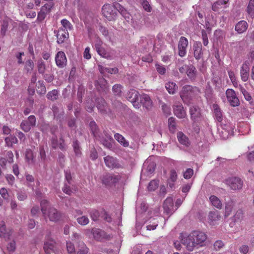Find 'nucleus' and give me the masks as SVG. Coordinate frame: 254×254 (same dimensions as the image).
Returning a JSON list of instances; mask_svg holds the SVG:
<instances>
[{
    "mask_svg": "<svg viewBox=\"0 0 254 254\" xmlns=\"http://www.w3.org/2000/svg\"><path fill=\"white\" fill-rule=\"evenodd\" d=\"M191 119L194 122H199L202 120L200 109L197 106H192L190 108Z\"/></svg>",
    "mask_w": 254,
    "mask_h": 254,
    "instance_id": "obj_7",
    "label": "nucleus"
},
{
    "mask_svg": "<svg viewBox=\"0 0 254 254\" xmlns=\"http://www.w3.org/2000/svg\"><path fill=\"white\" fill-rule=\"evenodd\" d=\"M234 204V202L233 200L232 199H231L230 201H228V202H227L226 203L225 208L226 216H228L230 214V213L232 210V208H233Z\"/></svg>",
    "mask_w": 254,
    "mask_h": 254,
    "instance_id": "obj_37",
    "label": "nucleus"
},
{
    "mask_svg": "<svg viewBox=\"0 0 254 254\" xmlns=\"http://www.w3.org/2000/svg\"><path fill=\"white\" fill-rule=\"evenodd\" d=\"M142 5L144 9L147 12H150L151 10V7L149 4V2L146 0H143L141 2Z\"/></svg>",
    "mask_w": 254,
    "mask_h": 254,
    "instance_id": "obj_62",
    "label": "nucleus"
},
{
    "mask_svg": "<svg viewBox=\"0 0 254 254\" xmlns=\"http://www.w3.org/2000/svg\"><path fill=\"white\" fill-rule=\"evenodd\" d=\"M186 73L188 76L191 80L193 81L195 79L197 70L193 65H190V66H188Z\"/></svg>",
    "mask_w": 254,
    "mask_h": 254,
    "instance_id": "obj_21",
    "label": "nucleus"
},
{
    "mask_svg": "<svg viewBox=\"0 0 254 254\" xmlns=\"http://www.w3.org/2000/svg\"><path fill=\"white\" fill-rule=\"evenodd\" d=\"M221 216L217 210L210 211L208 214V219L210 223L214 224V223L220 220Z\"/></svg>",
    "mask_w": 254,
    "mask_h": 254,
    "instance_id": "obj_22",
    "label": "nucleus"
},
{
    "mask_svg": "<svg viewBox=\"0 0 254 254\" xmlns=\"http://www.w3.org/2000/svg\"><path fill=\"white\" fill-rule=\"evenodd\" d=\"M164 212L169 216L171 215L175 211L173 206V199L171 197H168L164 201L163 204Z\"/></svg>",
    "mask_w": 254,
    "mask_h": 254,
    "instance_id": "obj_10",
    "label": "nucleus"
},
{
    "mask_svg": "<svg viewBox=\"0 0 254 254\" xmlns=\"http://www.w3.org/2000/svg\"><path fill=\"white\" fill-rule=\"evenodd\" d=\"M224 246V243L221 240L216 241L213 244L214 250L218 251Z\"/></svg>",
    "mask_w": 254,
    "mask_h": 254,
    "instance_id": "obj_53",
    "label": "nucleus"
},
{
    "mask_svg": "<svg viewBox=\"0 0 254 254\" xmlns=\"http://www.w3.org/2000/svg\"><path fill=\"white\" fill-rule=\"evenodd\" d=\"M158 182L155 180H152L149 183L148 186V189L149 190L153 191L158 188Z\"/></svg>",
    "mask_w": 254,
    "mask_h": 254,
    "instance_id": "obj_55",
    "label": "nucleus"
},
{
    "mask_svg": "<svg viewBox=\"0 0 254 254\" xmlns=\"http://www.w3.org/2000/svg\"><path fill=\"white\" fill-rule=\"evenodd\" d=\"M214 116L215 119L219 122H221L223 120L222 114L221 111L217 104L213 105Z\"/></svg>",
    "mask_w": 254,
    "mask_h": 254,
    "instance_id": "obj_24",
    "label": "nucleus"
},
{
    "mask_svg": "<svg viewBox=\"0 0 254 254\" xmlns=\"http://www.w3.org/2000/svg\"><path fill=\"white\" fill-rule=\"evenodd\" d=\"M177 179V175L175 170H171L170 171V176L168 180L171 181L173 183L176 182Z\"/></svg>",
    "mask_w": 254,
    "mask_h": 254,
    "instance_id": "obj_61",
    "label": "nucleus"
},
{
    "mask_svg": "<svg viewBox=\"0 0 254 254\" xmlns=\"http://www.w3.org/2000/svg\"><path fill=\"white\" fill-rule=\"evenodd\" d=\"M174 114L179 118L183 119L186 117V113L182 104L175 105L174 106Z\"/></svg>",
    "mask_w": 254,
    "mask_h": 254,
    "instance_id": "obj_18",
    "label": "nucleus"
},
{
    "mask_svg": "<svg viewBox=\"0 0 254 254\" xmlns=\"http://www.w3.org/2000/svg\"><path fill=\"white\" fill-rule=\"evenodd\" d=\"M111 181V176L108 174L103 176L102 181V183L107 187H110V182Z\"/></svg>",
    "mask_w": 254,
    "mask_h": 254,
    "instance_id": "obj_49",
    "label": "nucleus"
},
{
    "mask_svg": "<svg viewBox=\"0 0 254 254\" xmlns=\"http://www.w3.org/2000/svg\"><path fill=\"white\" fill-rule=\"evenodd\" d=\"M14 22L8 17H4L1 21L0 35L3 37L5 35L9 24H13Z\"/></svg>",
    "mask_w": 254,
    "mask_h": 254,
    "instance_id": "obj_16",
    "label": "nucleus"
},
{
    "mask_svg": "<svg viewBox=\"0 0 254 254\" xmlns=\"http://www.w3.org/2000/svg\"><path fill=\"white\" fill-rule=\"evenodd\" d=\"M89 249L83 243L81 242L79 245V250L77 252V254H87Z\"/></svg>",
    "mask_w": 254,
    "mask_h": 254,
    "instance_id": "obj_43",
    "label": "nucleus"
},
{
    "mask_svg": "<svg viewBox=\"0 0 254 254\" xmlns=\"http://www.w3.org/2000/svg\"><path fill=\"white\" fill-rule=\"evenodd\" d=\"M193 56L196 60H199L203 57L202 44L200 42L196 41L193 45Z\"/></svg>",
    "mask_w": 254,
    "mask_h": 254,
    "instance_id": "obj_14",
    "label": "nucleus"
},
{
    "mask_svg": "<svg viewBox=\"0 0 254 254\" xmlns=\"http://www.w3.org/2000/svg\"><path fill=\"white\" fill-rule=\"evenodd\" d=\"M36 119L34 116L31 115L27 118V120H23L20 124V128L24 132L29 131L32 127L36 126Z\"/></svg>",
    "mask_w": 254,
    "mask_h": 254,
    "instance_id": "obj_5",
    "label": "nucleus"
},
{
    "mask_svg": "<svg viewBox=\"0 0 254 254\" xmlns=\"http://www.w3.org/2000/svg\"><path fill=\"white\" fill-rule=\"evenodd\" d=\"M193 174V171L192 169H188L184 173V177L186 179H189L191 178Z\"/></svg>",
    "mask_w": 254,
    "mask_h": 254,
    "instance_id": "obj_64",
    "label": "nucleus"
},
{
    "mask_svg": "<svg viewBox=\"0 0 254 254\" xmlns=\"http://www.w3.org/2000/svg\"><path fill=\"white\" fill-rule=\"evenodd\" d=\"M89 126L93 134L97 137L98 135V132L96 124L95 122L92 121L90 123Z\"/></svg>",
    "mask_w": 254,
    "mask_h": 254,
    "instance_id": "obj_51",
    "label": "nucleus"
},
{
    "mask_svg": "<svg viewBox=\"0 0 254 254\" xmlns=\"http://www.w3.org/2000/svg\"><path fill=\"white\" fill-rule=\"evenodd\" d=\"M95 48L97 52L101 56L104 58L108 57V55L103 48L100 47L98 45H96Z\"/></svg>",
    "mask_w": 254,
    "mask_h": 254,
    "instance_id": "obj_52",
    "label": "nucleus"
},
{
    "mask_svg": "<svg viewBox=\"0 0 254 254\" xmlns=\"http://www.w3.org/2000/svg\"><path fill=\"white\" fill-rule=\"evenodd\" d=\"M53 5V4L51 3H46L43 6L38 13L37 20L40 22L42 21L45 18L47 14L51 11Z\"/></svg>",
    "mask_w": 254,
    "mask_h": 254,
    "instance_id": "obj_12",
    "label": "nucleus"
},
{
    "mask_svg": "<svg viewBox=\"0 0 254 254\" xmlns=\"http://www.w3.org/2000/svg\"><path fill=\"white\" fill-rule=\"evenodd\" d=\"M140 103L147 110L151 109L152 106V102L150 97L145 94L140 97Z\"/></svg>",
    "mask_w": 254,
    "mask_h": 254,
    "instance_id": "obj_19",
    "label": "nucleus"
},
{
    "mask_svg": "<svg viewBox=\"0 0 254 254\" xmlns=\"http://www.w3.org/2000/svg\"><path fill=\"white\" fill-rule=\"evenodd\" d=\"M241 92L243 94L245 99L248 101H250V103L252 105H254L253 101H251L252 98L250 93L243 87H241L240 88Z\"/></svg>",
    "mask_w": 254,
    "mask_h": 254,
    "instance_id": "obj_41",
    "label": "nucleus"
},
{
    "mask_svg": "<svg viewBox=\"0 0 254 254\" xmlns=\"http://www.w3.org/2000/svg\"><path fill=\"white\" fill-rule=\"evenodd\" d=\"M165 88L169 94H174L178 89V86L173 82H168L165 84Z\"/></svg>",
    "mask_w": 254,
    "mask_h": 254,
    "instance_id": "obj_27",
    "label": "nucleus"
},
{
    "mask_svg": "<svg viewBox=\"0 0 254 254\" xmlns=\"http://www.w3.org/2000/svg\"><path fill=\"white\" fill-rule=\"evenodd\" d=\"M62 190L65 193L70 195L75 191V190L74 189L73 183L68 184L64 182V187L62 188Z\"/></svg>",
    "mask_w": 254,
    "mask_h": 254,
    "instance_id": "obj_23",
    "label": "nucleus"
},
{
    "mask_svg": "<svg viewBox=\"0 0 254 254\" xmlns=\"http://www.w3.org/2000/svg\"><path fill=\"white\" fill-rule=\"evenodd\" d=\"M244 217V212L242 209H238L235 215L233 216L232 219L234 222H238L241 221Z\"/></svg>",
    "mask_w": 254,
    "mask_h": 254,
    "instance_id": "obj_35",
    "label": "nucleus"
},
{
    "mask_svg": "<svg viewBox=\"0 0 254 254\" xmlns=\"http://www.w3.org/2000/svg\"><path fill=\"white\" fill-rule=\"evenodd\" d=\"M248 27L247 22L245 20H241L236 24L235 29L238 33L242 34L246 31Z\"/></svg>",
    "mask_w": 254,
    "mask_h": 254,
    "instance_id": "obj_20",
    "label": "nucleus"
},
{
    "mask_svg": "<svg viewBox=\"0 0 254 254\" xmlns=\"http://www.w3.org/2000/svg\"><path fill=\"white\" fill-rule=\"evenodd\" d=\"M65 173V182L68 183V184L73 183L72 177L71 175L70 172L69 170H66L64 171Z\"/></svg>",
    "mask_w": 254,
    "mask_h": 254,
    "instance_id": "obj_57",
    "label": "nucleus"
},
{
    "mask_svg": "<svg viewBox=\"0 0 254 254\" xmlns=\"http://www.w3.org/2000/svg\"><path fill=\"white\" fill-rule=\"evenodd\" d=\"M97 107L101 113L106 112L107 109V104L105 100L103 98H99L97 100Z\"/></svg>",
    "mask_w": 254,
    "mask_h": 254,
    "instance_id": "obj_28",
    "label": "nucleus"
},
{
    "mask_svg": "<svg viewBox=\"0 0 254 254\" xmlns=\"http://www.w3.org/2000/svg\"><path fill=\"white\" fill-rule=\"evenodd\" d=\"M228 184L233 190H240L242 188L243 182L237 177H233L227 180Z\"/></svg>",
    "mask_w": 254,
    "mask_h": 254,
    "instance_id": "obj_13",
    "label": "nucleus"
},
{
    "mask_svg": "<svg viewBox=\"0 0 254 254\" xmlns=\"http://www.w3.org/2000/svg\"><path fill=\"white\" fill-rule=\"evenodd\" d=\"M12 233L11 230L7 229L4 221L0 223V237L5 239H9Z\"/></svg>",
    "mask_w": 254,
    "mask_h": 254,
    "instance_id": "obj_17",
    "label": "nucleus"
},
{
    "mask_svg": "<svg viewBox=\"0 0 254 254\" xmlns=\"http://www.w3.org/2000/svg\"><path fill=\"white\" fill-rule=\"evenodd\" d=\"M0 194L3 197V199L8 200L9 197V194L7 190L2 188L0 190Z\"/></svg>",
    "mask_w": 254,
    "mask_h": 254,
    "instance_id": "obj_60",
    "label": "nucleus"
},
{
    "mask_svg": "<svg viewBox=\"0 0 254 254\" xmlns=\"http://www.w3.org/2000/svg\"><path fill=\"white\" fill-rule=\"evenodd\" d=\"M250 67L249 63L245 62L242 65L241 68L240 74L242 80L246 82L249 77Z\"/></svg>",
    "mask_w": 254,
    "mask_h": 254,
    "instance_id": "obj_15",
    "label": "nucleus"
},
{
    "mask_svg": "<svg viewBox=\"0 0 254 254\" xmlns=\"http://www.w3.org/2000/svg\"><path fill=\"white\" fill-rule=\"evenodd\" d=\"M188 44V40L186 37L183 36L180 37L178 43V55L181 57L186 56Z\"/></svg>",
    "mask_w": 254,
    "mask_h": 254,
    "instance_id": "obj_6",
    "label": "nucleus"
},
{
    "mask_svg": "<svg viewBox=\"0 0 254 254\" xmlns=\"http://www.w3.org/2000/svg\"><path fill=\"white\" fill-rule=\"evenodd\" d=\"M209 199L213 206L219 209L222 208V204L218 197L215 195H211Z\"/></svg>",
    "mask_w": 254,
    "mask_h": 254,
    "instance_id": "obj_30",
    "label": "nucleus"
},
{
    "mask_svg": "<svg viewBox=\"0 0 254 254\" xmlns=\"http://www.w3.org/2000/svg\"><path fill=\"white\" fill-rule=\"evenodd\" d=\"M66 249L69 254H75L74 246L71 242L66 243Z\"/></svg>",
    "mask_w": 254,
    "mask_h": 254,
    "instance_id": "obj_56",
    "label": "nucleus"
},
{
    "mask_svg": "<svg viewBox=\"0 0 254 254\" xmlns=\"http://www.w3.org/2000/svg\"><path fill=\"white\" fill-rule=\"evenodd\" d=\"M54 33L56 34L57 42L59 44L64 43L69 37L67 30L63 28H59L58 31L55 30Z\"/></svg>",
    "mask_w": 254,
    "mask_h": 254,
    "instance_id": "obj_8",
    "label": "nucleus"
},
{
    "mask_svg": "<svg viewBox=\"0 0 254 254\" xmlns=\"http://www.w3.org/2000/svg\"><path fill=\"white\" fill-rule=\"evenodd\" d=\"M177 138L179 142L185 146H188L189 144L188 138L181 131L177 133Z\"/></svg>",
    "mask_w": 254,
    "mask_h": 254,
    "instance_id": "obj_31",
    "label": "nucleus"
},
{
    "mask_svg": "<svg viewBox=\"0 0 254 254\" xmlns=\"http://www.w3.org/2000/svg\"><path fill=\"white\" fill-rule=\"evenodd\" d=\"M104 135L105 137L103 136H102L100 138V141L102 142L103 145L106 147L108 148H110L111 146V138L110 135H107L106 132H104Z\"/></svg>",
    "mask_w": 254,
    "mask_h": 254,
    "instance_id": "obj_26",
    "label": "nucleus"
},
{
    "mask_svg": "<svg viewBox=\"0 0 254 254\" xmlns=\"http://www.w3.org/2000/svg\"><path fill=\"white\" fill-rule=\"evenodd\" d=\"M114 137L116 140L118 141L124 147H127L129 145L128 142L125 139V138L119 133H115Z\"/></svg>",
    "mask_w": 254,
    "mask_h": 254,
    "instance_id": "obj_32",
    "label": "nucleus"
},
{
    "mask_svg": "<svg viewBox=\"0 0 254 254\" xmlns=\"http://www.w3.org/2000/svg\"><path fill=\"white\" fill-rule=\"evenodd\" d=\"M122 166V164L119 160L112 158V168H120Z\"/></svg>",
    "mask_w": 254,
    "mask_h": 254,
    "instance_id": "obj_58",
    "label": "nucleus"
},
{
    "mask_svg": "<svg viewBox=\"0 0 254 254\" xmlns=\"http://www.w3.org/2000/svg\"><path fill=\"white\" fill-rule=\"evenodd\" d=\"M36 90L39 94H44L46 92V89L44 82L42 80H39L36 84Z\"/></svg>",
    "mask_w": 254,
    "mask_h": 254,
    "instance_id": "obj_33",
    "label": "nucleus"
},
{
    "mask_svg": "<svg viewBox=\"0 0 254 254\" xmlns=\"http://www.w3.org/2000/svg\"><path fill=\"white\" fill-rule=\"evenodd\" d=\"M77 221L80 225H86L88 224L89 220L87 217L82 216L77 218Z\"/></svg>",
    "mask_w": 254,
    "mask_h": 254,
    "instance_id": "obj_50",
    "label": "nucleus"
},
{
    "mask_svg": "<svg viewBox=\"0 0 254 254\" xmlns=\"http://www.w3.org/2000/svg\"><path fill=\"white\" fill-rule=\"evenodd\" d=\"M200 93V90L196 86L186 85L180 92V97L184 102H187L195 98Z\"/></svg>",
    "mask_w": 254,
    "mask_h": 254,
    "instance_id": "obj_3",
    "label": "nucleus"
},
{
    "mask_svg": "<svg viewBox=\"0 0 254 254\" xmlns=\"http://www.w3.org/2000/svg\"><path fill=\"white\" fill-rule=\"evenodd\" d=\"M56 65L60 68H63L67 64V59L63 51H59L55 56Z\"/></svg>",
    "mask_w": 254,
    "mask_h": 254,
    "instance_id": "obj_11",
    "label": "nucleus"
},
{
    "mask_svg": "<svg viewBox=\"0 0 254 254\" xmlns=\"http://www.w3.org/2000/svg\"><path fill=\"white\" fill-rule=\"evenodd\" d=\"M155 66L157 72L159 74L163 75L165 73L166 70L164 66L159 64H156Z\"/></svg>",
    "mask_w": 254,
    "mask_h": 254,
    "instance_id": "obj_59",
    "label": "nucleus"
},
{
    "mask_svg": "<svg viewBox=\"0 0 254 254\" xmlns=\"http://www.w3.org/2000/svg\"><path fill=\"white\" fill-rule=\"evenodd\" d=\"M102 11L104 16L110 20L111 19V6L110 4H104L102 7Z\"/></svg>",
    "mask_w": 254,
    "mask_h": 254,
    "instance_id": "obj_25",
    "label": "nucleus"
},
{
    "mask_svg": "<svg viewBox=\"0 0 254 254\" xmlns=\"http://www.w3.org/2000/svg\"><path fill=\"white\" fill-rule=\"evenodd\" d=\"M123 87L121 84H117L112 87V91L115 96H120L122 93Z\"/></svg>",
    "mask_w": 254,
    "mask_h": 254,
    "instance_id": "obj_38",
    "label": "nucleus"
},
{
    "mask_svg": "<svg viewBox=\"0 0 254 254\" xmlns=\"http://www.w3.org/2000/svg\"><path fill=\"white\" fill-rule=\"evenodd\" d=\"M34 63L31 60H28L25 62L24 69L27 73H30L34 68Z\"/></svg>",
    "mask_w": 254,
    "mask_h": 254,
    "instance_id": "obj_40",
    "label": "nucleus"
},
{
    "mask_svg": "<svg viewBox=\"0 0 254 254\" xmlns=\"http://www.w3.org/2000/svg\"><path fill=\"white\" fill-rule=\"evenodd\" d=\"M247 11L251 18H253L254 17V0H250Z\"/></svg>",
    "mask_w": 254,
    "mask_h": 254,
    "instance_id": "obj_36",
    "label": "nucleus"
},
{
    "mask_svg": "<svg viewBox=\"0 0 254 254\" xmlns=\"http://www.w3.org/2000/svg\"><path fill=\"white\" fill-rule=\"evenodd\" d=\"M179 238L181 240L182 244L186 247L187 250L191 252L195 248L198 249L204 246L207 236L204 232L194 231L188 236H184L183 233H181Z\"/></svg>",
    "mask_w": 254,
    "mask_h": 254,
    "instance_id": "obj_1",
    "label": "nucleus"
},
{
    "mask_svg": "<svg viewBox=\"0 0 254 254\" xmlns=\"http://www.w3.org/2000/svg\"><path fill=\"white\" fill-rule=\"evenodd\" d=\"M5 141L8 146H12L13 143H17V139L15 136H10L5 137Z\"/></svg>",
    "mask_w": 254,
    "mask_h": 254,
    "instance_id": "obj_42",
    "label": "nucleus"
},
{
    "mask_svg": "<svg viewBox=\"0 0 254 254\" xmlns=\"http://www.w3.org/2000/svg\"><path fill=\"white\" fill-rule=\"evenodd\" d=\"M90 217L93 221L97 220L100 215L101 217L107 222H110L111 221V217L104 210L101 211V214H100L99 212L97 210H92L90 211Z\"/></svg>",
    "mask_w": 254,
    "mask_h": 254,
    "instance_id": "obj_9",
    "label": "nucleus"
},
{
    "mask_svg": "<svg viewBox=\"0 0 254 254\" xmlns=\"http://www.w3.org/2000/svg\"><path fill=\"white\" fill-rule=\"evenodd\" d=\"M94 238L98 241H101L105 237V233L104 231L99 229H93Z\"/></svg>",
    "mask_w": 254,
    "mask_h": 254,
    "instance_id": "obj_29",
    "label": "nucleus"
},
{
    "mask_svg": "<svg viewBox=\"0 0 254 254\" xmlns=\"http://www.w3.org/2000/svg\"><path fill=\"white\" fill-rule=\"evenodd\" d=\"M61 24L63 26L64 29L67 30H71L72 29V25L66 19H64L61 20Z\"/></svg>",
    "mask_w": 254,
    "mask_h": 254,
    "instance_id": "obj_54",
    "label": "nucleus"
},
{
    "mask_svg": "<svg viewBox=\"0 0 254 254\" xmlns=\"http://www.w3.org/2000/svg\"><path fill=\"white\" fill-rule=\"evenodd\" d=\"M41 210L43 217L48 218L51 221L57 222L61 218L60 213L54 207H52L49 201L43 199L40 202Z\"/></svg>",
    "mask_w": 254,
    "mask_h": 254,
    "instance_id": "obj_2",
    "label": "nucleus"
},
{
    "mask_svg": "<svg viewBox=\"0 0 254 254\" xmlns=\"http://www.w3.org/2000/svg\"><path fill=\"white\" fill-rule=\"evenodd\" d=\"M168 126L170 131L174 132L176 129L175 119L171 117L168 119Z\"/></svg>",
    "mask_w": 254,
    "mask_h": 254,
    "instance_id": "obj_45",
    "label": "nucleus"
},
{
    "mask_svg": "<svg viewBox=\"0 0 254 254\" xmlns=\"http://www.w3.org/2000/svg\"><path fill=\"white\" fill-rule=\"evenodd\" d=\"M138 92L135 89H130L126 94V98L131 102L133 106L136 109L140 107V104L138 102L139 97Z\"/></svg>",
    "mask_w": 254,
    "mask_h": 254,
    "instance_id": "obj_4",
    "label": "nucleus"
},
{
    "mask_svg": "<svg viewBox=\"0 0 254 254\" xmlns=\"http://www.w3.org/2000/svg\"><path fill=\"white\" fill-rule=\"evenodd\" d=\"M227 99H228V101L229 102L230 104L232 106L236 107V106H239L240 104L239 100L236 95L234 97H232Z\"/></svg>",
    "mask_w": 254,
    "mask_h": 254,
    "instance_id": "obj_47",
    "label": "nucleus"
},
{
    "mask_svg": "<svg viewBox=\"0 0 254 254\" xmlns=\"http://www.w3.org/2000/svg\"><path fill=\"white\" fill-rule=\"evenodd\" d=\"M37 69L39 73L43 74L46 70V65L42 60H39L37 62Z\"/></svg>",
    "mask_w": 254,
    "mask_h": 254,
    "instance_id": "obj_39",
    "label": "nucleus"
},
{
    "mask_svg": "<svg viewBox=\"0 0 254 254\" xmlns=\"http://www.w3.org/2000/svg\"><path fill=\"white\" fill-rule=\"evenodd\" d=\"M47 98L52 101L56 100L58 98V91L57 90H53L50 91L47 95Z\"/></svg>",
    "mask_w": 254,
    "mask_h": 254,
    "instance_id": "obj_48",
    "label": "nucleus"
},
{
    "mask_svg": "<svg viewBox=\"0 0 254 254\" xmlns=\"http://www.w3.org/2000/svg\"><path fill=\"white\" fill-rule=\"evenodd\" d=\"M55 244V242L53 240L45 242L44 246V250L45 253L50 254V251H53Z\"/></svg>",
    "mask_w": 254,
    "mask_h": 254,
    "instance_id": "obj_34",
    "label": "nucleus"
},
{
    "mask_svg": "<svg viewBox=\"0 0 254 254\" xmlns=\"http://www.w3.org/2000/svg\"><path fill=\"white\" fill-rule=\"evenodd\" d=\"M25 157L27 161L29 163H33L34 161V155L33 152L30 149H28L26 151Z\"/></svg>",
    "mask_w": 254,
    "mask_h": 254,
    "instance_id": "obj_46",
    "label": "nucleus"
},
{
    "mask_svg": "<svg viewBox=\"0 0 254 254\" xmlns=\"http://www.w3.org/2000/svg\"><path fill=\"white\" fill-rule=\"evenodd\" d=\"M17 199L20 201H24L27 197V194L25 192L18 191L17 193Z\"/></svg>",
    "mask_w": 254,
    "mask_h": 254,
    "instance_id": "obj_63",
    "label": "nucleus"
},
{
    "mask_svg": "<svg viewBox=\"0 0 254 254\" xmlns=\"http://www.w3.org/2000/svg\"><path fill=\"white\" fill-rule=\"evenodd\" d=\"M72 146L74 149V151L76 156H79L81 155V152L80 150V147L78 140H75L73 141Z\"/></svg>",
    "mask_w": 254,
    "mask_h": 254,
    "instance_id": "obj_44",
    "label": "nucleus"
}]
</instances>
